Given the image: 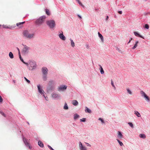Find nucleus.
Returning <instances> with one entry per match:
<instances>
[{"label": "nucleus", "mask_w": 150, "mask_h": 150, "mask_svg": "<svg viewBox=\"0 0 150 150\" xmlns=\"http://www.w3.org/2000/svg\"><path fill=\"white\" fill-rule=\"evenodd\" d=\"M134 34L135 36H138L139 37L144 39L143 37L141 35H140L138 33L134 32Z\"/></svg>", "instance_id": "19"}, {"label": "nucleus", "mask_w": 150, "mask_h": 150, "mask_svg": "<svg viewBox=\"0 0 150 150\" xmlns=\"http://www.w3.org/2000/svg\"><path fill=\"white\" fill-rule=\"evenodd\" d=\"M98 120H100L102 123H105V122H104V121L102 119H101V118H99L98 119Z\"/></svg>", "instance_id": "36"}, {"label": "nucleus", "mask_w": 150, "mask_h": 150, "mask_svg": "<svg viewBox=\"0 0 150 150\" xmlns=\"http://www.w3.org/2000/svg\"><path fill=\"white\" fill-rule=\"evenodd\" d=\"M24 79H25V80L28 83H30V81L28 80L25 77H24Z\"/></svg>", "instance_id": "43"}, {"label": "nucleus", "mask_w": 150, "mask_h": 150, "mask_svg": "<svg viewBox=\"0 0 150 150\" xmlns=\"http://www.w3.org/2000/svg\"><path fill=\"white\" fill-rule=\"evenodd\" d=\"M30 67H29V69L30 70H32L35 69L36 67V64L34 62H31L30 63Z\"/></svg>", "instance_id": "4"}, {"label": "nucleus", "mask_w": 150, "mask_h": 150, "mask_svg": "<svg viewBox=\"0 0 150 150\" xmlns=\"http://www.w3.org/2000/svg\"><path fill=\"white\" fill-rule=\"evenodd\" d=\"M45 10L46 14L48 16L50 15V13L49 10L47 9H45Z\"/></svg>", "instance_id": "21"}, {"label": "nucleus", "mask_w": 150, "mask_h": 150, "mask_svg": "<svg viewBox=\"0 0 150 150\" xmlns=\"http://www.w3.org/2000/svg\"><path fill=\"white\" fill-rule=\"evenodd\" d=\"M59 33L58 35L59 38L61 40H66V38L63 35V32L62 31H59Z\"/></svg>", "instance_id": "5"}, {"label": "nucleus", "mask_w": 150, "mask_h": 150, "mask_svg": "<svg viewBox=\"0 0 150 150\" xmlns=\"http://www.w3.org/2000/svg\"><path fill=\"white\" fill-rule=\"evenodd\" d=\"M99 66H100V71L101 73L102 74H104V71L102 67H101V66L100 65H99Z\"/></svg>", "instance_id": "24"}, {"label": "nucleus", "mask_w": 150, "mask_h": 150, "mask_svg": "<svg viewBox=\"0 0 150 150\" xmlns=\"http://www.w3.org/2000/svg\"><path fill=\"white\" fill-rule=\"evenodd\" d=\"M118 13L120 14H121L122 13V11H118Z\"/></svg>", "instance_id": "48"}, {"label": "nucleus", "mask_w": 150, "mask_h": 150, "mask_svg": "<svg viewBox=\"0 0 150 150\" xmlns=\"http://www.w3.org/2000/svg\"><path fill=\"white\" fill-rule=\"evenodd\" d=\"M29 48L26 45H24V47L23 49L22 52L23 53H25L28 52Z\"/></svg>", "instance_id": "7"}, {"label": "nucleus", "mask_w": 150, "mask_h": 150, "mask_svg": "<svg viewBox=\"0 0 150 150\" xmlns=\"http://www.w3.org/2000/svg\"><path fill=\"white\" fill-rule=\"evenodd\" d=\"M132 40V38H131L130 39L129 41L131 42V41Z\"/></svg>", "instance_id": "55"}, {"label": "nucleus", "mask_w": 150, "mask_h": 150, "mask_svg": "<svg viewBox=\"0 0 150 150\" xmlns=\"http://www.w3.org/2000/svg\"><path fill=\"white\" fill-rule=\"evenodd\" d=\"M48 146L51 150H54L50 146L48 145Z\"/></svg>", "instance_id": "44"}, {"label": "nucleus", "mask_w": 150, "mask_h": 150, "mask_svg": "<svg viewBox=\"0 0 150 150\" xmlns=\"http://www.w3.org/2000/svg\"><path fill=\"white\" fill-rule=\"evenodd\" d=\"M139 137L141 138L145 139L146 138V136L145 134H139Z\"/></svg>", "instance_id": "23"}, {"label": "nucleus", "mask_w": 150, "mask_h": 150, "mask_svg": "<svg viewBox=\"0 0 150 150\" xmlns=\"http://www.w3.org/2000/svg\"><path fill=\"white\" fill-rule=\"evenodd\" d=\"M99 37L100 38L101 40L103 42V38L102 35L99 32L98 33Z\"/></svg>", "instance_id": "20"}, {"label": "nucleus", "mask_w": 150, "mask_h": 150, "mask_svg": "<svg viewBox=\"0 0 150 150\" xmlns=\"http://www.w3.org/2000/svg\"><path fill=\"white\" fill-rule=\"evenodd\" d=\"M79 146L80 150H86V147L85 146H83L81 142H79Z\"/></svg>", "instance_id": "9"}, {"label": "nucleus", "mask_w": 150, "mask_h": 150, "mask_svg": "<svg viewBox=\"0 0 150 150\" xmlns=\"http://www.w3.org/2000/svg\"><path fill=\"white\" fill-rule=\"evenodd\" d=\"M134 114L138 117H141L140 114L137 111H134Z\"/></svg>", "instance_id": "22"}, {"label": "nucleus", "mask_w": 150, "mask_h": 150, "mask_svg": "<svg viewBox=\"0 0 150 150\" xmlns=\"http://www.w3.org/2000/svg\"><path fill=\"white\" fill-rule=\"evenodd\" d=\"M38 89V91L41 94H42L43 95L44 94V91L42 90V89L40 88V85H38L37 86Z\"/></svg>", "instance_id": "12"}, {"label": "nucleus", "mask_w": 150, "mask_h": 150, "mask_svg": "<svg viewBox=\"0 0 150 150\" xmlns=\"http://www.w3.org/2000/svg\"><path fill=\"white\" fill-rule=\"evenodd\" d=\"M108 18V17L107 16L106 18V19L107 20Z\"/></svg>", "instance_id": "54"}, {"label": "nucleus", "mask_w": 150, "mask_h": 150, "mask_svg": "<svg viewBox=\"0 0 150 150\" xmlns=\"http://www.w3.org/2000/svg\"><path fill=\"white\" fill-rule=\"evenodd\" d=\"M19 58L20 59V60H21V61L23 62V61H24L23 59L21 57V54H20V52H19Z\"/></svg>", "instance_id": "33"}, {"label": "nucleus", "mask_w": 150, "mask_h": 150, "mask_svg": "<svg viewBox=\"0 0 150 150\" xmlns=\"http://www.w3.org/2000/svg\"><path fill=\"white\" fill-rule=\"evenodd\" d=\"M23 35L24 37L29 39L33 38L34 36V34H30L28 31L26 30L23 32Z\"/></svg>", "instance_id": "2"}, {"label": "nucleus", "mask_w": 150, "mask_h": 150, "mask_svg": "<svg viewBox=\"0 0 150 150\" xmlns=\"http://www.w3.org/2000/svg\"><path fill=\"white\" fill-rule=\"evenodd\" d=\"M42 71L43 75L47 74L48 69L45 67H43L42 69Z\"/></svg>", "instance_id": "8"}, {"label": "nucleus", "mask_w": 150, "mask_h": 150, "mask_svg": "<svg viewBox=\"0 0 150 150\" xmlns=\"http://www.w3.org/2000/svg\"><path fill=\"white\" fill-rule=\"evenodd\" d=\"M1 25H0V28H1Z\"/></svg>", "instance_id": "57"}, {"label": "nucleus", "mask_w": 150, "mask_h": 150, "mask_svg": "<svg viewBox=\"0 0 150 150\" xmlns=\"http://www.w3.org/2000/svg\"><path fill=\"white\" fill-rule=\"evenodd\" d=\"M76 0L78 2V3L81 6H82L83 7H84L83 5L82 4V3L80 2V1L79 0Z\"/></svg>", "instance_id": "31"}, {"label": "nucleus", "mask_w": 150, "mask_h": 150, "mask_svg": "<svg viewBox=\"0 0 150 150\" xmlns=\"http://www.w3.org/2000/svg\"><path fill=\"white\" fill-rule=\"evenodd\" d=\"M130 41L129 40V42L128 43V44L129 43H130Z\"/></svg>", "instance_id": "56"}, {"label": "nucleus", "mask_w": 150, "mask_h": 150, "mask_svg": "<svg viewBox=\"0 0 150 150\" xmlns=\"http://www.w3.org/2000/svg\"><path fill=\"white\" fill-rule=\"evenodd\" d=\"M47 24L51 28H53L54 27L55 25V22L52 20L47 21Z\"/></svg>", "instance_id": "3"}, {"label": "nucleus", "mask_w": 150, "mask_h": 150, "mask_svg": "<svg viewBox=\"0 0 150 150\" xmlns=\"http://www.w3.org/2000/svg\"><path fill=\"white\" fill-rule=\"evenodd\" d=\"M78 16L80 18H81V17L80 16H79V15H78Z\"/></svg>", "instance_id": "52"}, {"label": "nucleus", "mask_w": 150, "mask_h": 150, "mask_svg": "<svg viewBox=\"0 0 150 150\" xmlns=\"http://www.w3.org/2000/svg\"><path fill=\"white\" fill-rule=\"evenodd\" d=\"M46 18V17L45 16H43L40 17L36 20V24L37 25H40L42 24L45 21Z\"/></svg>", "instance_id": "1"}, {"label": "nucleus", "mask_w": 150, "mask_h": 150, "mask_svg": "<svg viewBox=\"0 0 150 150\" xmlns=\"http://www.w3.org/2000/svg\"><path fill=\"white\" fill-rule=\"evenodd\" d=\"M64 108L65 110H67L68 109V107L67 104L66 103H65L64 105Z\"/></svg>", "instance_id": "29"}, {"label": "nucleus", "mask_w": 150, "mask_h": 150, "mask_svg": "<svg viewBox=\"0 0 150 150\" xmlns=\"http://www.w3.org/2000/svg\"><path fill=\"white\" fill-rule=\"evenodd\" d=\"M81 121L83 122H84L86 121V119L85 118H83L82 119L80 120Z\"/></svg>", "instance_id": "42"}, {"label": "nucleus", "mask_w": 150, "mask_h": 150, "mask_svg": "<svg viewBox=\"0 0 150 150\" xmlns=\"http://www.w3.org/2000/svg\"><path fill=\"white\" fill-rule=\"evenodd\" d=\"M23 141L24 143L25 144V145L28 147L29 149H31L32 147L30 145V144L27 141V139L25 138H23Z\"/></svg>", "instance_id": "6"}, {"label": "nucleus", "mask_w": 150, "mask_h": 150, "mask_svg": "<svg viewBox=\"0 0 150 150\" xmlns=\"http://www.w3.org/2000/svg\"><path fill=\"white\" fill-rule=\"evenodd\" d=\"M23 63H24V64H26L27 66H28V64L27 63H26V62H25L24 61H23Z\"/></svg>", "instance_id": "46"}, {"label": "nucleus", "mask_w": 150, "mask_h": 150, "mask_svg": "<svg viewBox=\"0 0 150 150\" xmlns=\"http://www.w3.org/2000/svg\"><path fill=\"white\" fill-rule=\"evenodd\" d=\"M79 117V116L77 114H75L74 115V118L75 119L78 118Z\"/></svg>", "instance_id": "34"}, {"label": "nucleus", "mask_w": 150, "mask_h": 150, "mask_svg": "<svg viewBox=\"0 0 150 150\" xmlns=\"http://www.w3.org/2000/svg\"><path fill=\"white\" fill-rule=\"evenodd\" d=\"M2 27L3 28H9V29H13L14 28V26L13 27L12 26H11L10 27V26H7L6 25H3Z\"/></svg>", "instance_id": "13"}, {"label": "nucleus", "mask_w": 150, "mask_h": 150, "mask_svg": "<svg viewBox=\"0 0 150 150\" xmlns=\"http://www.w3.org/2000/svg\"><path fill=\"white\" fill-rule=\"evenodd\" d=\"M72 103L73 105L75 106L77 105L78 104V101L75 100H73Z\"/></svg>", "instance_id": "15"}, {"label": "nucleus", "mask_w": 150, "mask_h": 150, "mask_svg": "<svg viewBox=\"0 0 150 150\" xmlns=\"http://www.w3.org/2000/svg\"><path fill=\"white\" fill-rule=\"evenodd\" d=\"M2 101L3 99L1 96H0V103H2Z\"/></svg>", "instance_id": "45"}, {"label": "nucleus", "mask_w": 150, "mask_h": 150, "mask_svg": "<svg viewBox=\"0 0 150 150\" xmlns=\"http://www.w3.org/2000/svg\"><path fill=\"white\" fill-rule=\"evenodd\" d=\"M117 50H118L119 52H121V50H120V49L119 48H118V47H117Z\"/></svg>", "instance_id": "47"}, {"label": "nucleus", "mask_w": 150, "mask_h": 150, "mask_svg": "<svg viewBox=\"0 0 150 150\" xmlns=\"http://www.w3.org/2000/svg\"><path fill=\"white\" fill-rule=\"evenodd\" d=\"M49 90H50V89L48 88L47 91H48Z\"/></svg>", "instance_id": "58"}, {"label": "nucleus", "mask_w": 150, "mask_h": 150, "mask_svg": "<svg viewBox=\"0 0 150 150\" xmlns=\"http://www.w3.org/2000/svg\"><path fill=\"white\" fill-rule=\"evenodd\" d=\"M0 113H1V115H3V116H4L5 117H6V115L4 113V112H2V111H1L0 112Z\"/></svg>", "instance_id": "39"}, {"label": "nucleus", "mask_w": 150, "mask_h": 150, "mask_svg": "<svg viewBox=\"0 0 150 150\" xmlns=\"http://www.w3.org/2000/svg\"><path fill=\"white\" fill-rule=\"evenodd\" d=\"M85 111L86 112H88L90 113L91 112V110L88 108L87 107H85Z\"/></svg>", "instance_id": "16"}, {"label": "nucleus", "mask_w": 150, "mask_h": 150, "mask_svg": "<svg viewBox=\"0 0 150 150\" xmlns=\"http://www.w3.org/2000/svg\"><path fill=\"white\" fill-rule=\"evenodd\" d=\"M52 97L54 98H56L58 96H59L58 94L55 93H52Z\"/></svg>", "instance_id": "18"}, {"label": "nucleus", "mask_w": 150, "mask_h": 150, "mask_svg": "<svg viewBox=\"0 0 150 150\" xmlns=\"http://www.w3.org/2000/svg\"><path fill=\"white\" fill-rule=\"evenodd\" d=\"M147 95L146 94V93L143 96H144V97H145Z\"/></svg>", "instance_id": "51"}, {"label": "nucleus", "mask_w": 150, "mask_h": 150, "mask_svg": "<svg viewBox=\"0 0 150 150\" xmlns=\"http://www.w3.org/2000/svg\"><path fill=\"white\" fill-rule=\"evenodd\" d=\"M117 140L118 142L119 143V144L120 146H122V145H123V144L122 143V142H120L119 140H118V139H117Z\"/></svg>", "instance_id": "30"}, {"label": "nucleus", "mask_w": 150, "mask_h": 150, "mask_svg": "<svg viewBox=\"0 0 150 150\" xmlns=\"http://www.w3.org/2000/svg\"><path fill=\"white\" fill-rule=\"evenodd\" d=\"M139 43V41H137L136 42V43L134 45V47L132 48V49H135V48H136V47H137V44L138 43Z\"/></svg>", "instance_id": "25"}, {"label": "nucleus", "mask_w": 150, "mask_h": 150, "mask_svg": "<svg viewBox=\"0 0 150 150\" xmlns=\"http://www.w3.org/2000/svg\"><path fill=\"white\" fill-rule=\"evenodd\" d=\"M118 135H117V137L118 138H121L123 137V135H122V134L121 133V132L120 131H118Z\"/></svg>", "instance_id": "14"}, {"label": "nucleus", "mask_w": 150, "mask_h": 150, "mask_svg": "<svg viewBox=\"0 0 150 150\" xmlns=\"http://www.w3.org/2000/svg\"><path fill=\"white\" fill-rule=\"evenodd\" d=\"M47 74L43 75V79L44 81H46L47 79Z\"/></svg>", "instance_id": "27"}, {"label": "nucleus", "mask_w": 150, "mask_h": 150, "mask_svg": "<svg viewBox=\"0 0 150 150\" xmlns=\"http://www.w3.org/2000/svg\"><path fill=\"white\" fill-rule=\"evenodd\" d=\"M67 87L65 86H62L59 87L58 91H64L67 89Z\"/></svg>", "instance_id": "10"}, {"label": "nucleus", "mask_w": 150, "mask_h": 150, "mask_svg": "<svg viewBox=\"0 0 150 150\" xmlns=\"http://www.w3.org/2000/svg\"><path fill=\"white\" fill-rule=\"evenodd\" d=\"M9 56L10 57L11 59H12L13 58V53L11 52H9Z\"/></svg>", "instance_id": "26"}, {"label": "nucleus", "mask_w": 150, "mask_h": 150, "mask_svg": "<svg viewBox=\"0 0 150 150\" xmlns=\"http://www.w3.org/2000/svg\"><path fill=\"white\" fill-rule=\"evenodd\" d=\"M111 85H112V86L114 88L115 90L116 89V87L115 86V85H114L112 80L111 81Z\"/></svg>", "instance_id": "35"}, {"label": "nucleus", "mask_w": 150, "mask_h": 150, "mask_svg": "<svg viewBox=\"0 0 150 150\" xmlns=\"http://www.w3.org/2000/svg\"><path fill=\"white\" fill-rule=\"evenodd\" d=\"M145 28L147 29H148L149 28V25L148 24H146L145 25Z\"/></svg>", "instance_id": "40"}, {"label": "nucleus", "mask_w": 150, "mask_h": 150, "mask_svg": "<svg viewBox=\"0 0 150 150\" xmlns=\"http://www.w3.org/2000/svg\"><path fill=\"white\" fill-rule=\"evenodd\" d=\"M17 49L18 51V54H19V52H20L19 49L18 48H17Z\"/></svg>", "instance_id": "53"}, {"label": "nucleus", "mask_w": 150, "mask_h": 150, "mask_svg": "<svg viewBox=\"0 0 150 150\" xmlns=\"http://www.w3.org/2000/svg\"><path fill=\"white\" fill-rule=\"evenodd\" d=\"M43 96H44V97L45 98V99L46 100H47V99H48V98L47 97H45V95L44 94H43Z\"/></svg>", "instance_id": "49"}, {"label": "nucleus", "mask_w": 150, "mask_h": 150, "mask_svg": "<svg viewBox=\"0 0 150 150\" xmlns=\"http://www.w3.org/2000/svg\"><path fill=\"white\" fill-rule=\"evenodd\" d=\"M128 124L131 127H132V128L133 127V124L132 123L129 122L128 123Z\"/></svg>", "instance_id": "37"}, {"label": "nucleus", "mask_w": 150, "mask_h": 150, "mask_svg": "<svg viewBox=\"0 0 150 150\" xmlns=\"http://www.w3.org/2000/svg\"><path fill=\"white\" fill-rule=\"evenodd\" d=\"M144 98L146 99V100H149V99L148 96H146L145 97H144Z\"/></svg>", "instance_id": "41"}, {"label": "nucleus", "mask_w": 150, "mask_h": 150, "mask_svg": "<svg viewBox=\"0 0 150 150\" xmlns=\"http://www.w3.org/2000/svg\"><path fill=\"white\" fill-rule=\"evenodd\" d=\"M86 144H87V146H91V145L90 144H88V143H86Z\"/></svg>", "instance_id": "50"}, {"label": "nucleus", "mask_w": 150, "mask_h": 150, "mask_svg": "<svg viewBox=\"0 0 150 150\" xmlns=\"http://www.w3.org/2000/svg\"><path fill=\"white\" fill-rule=\"evenodd\" d=\"M70 40L71 42V45L73 47H74L75 46L74 43L72 40L71 39Z\"/></svg>", "instance_id": "28"}, {"label": "nucleus", "mask_w": 150, "mask_h": 150, "mask_svg": "<svg viewBox=\"0 0 150 150\" xmlns=\"http://www.w3.org/2000/svg\"><path fill=\"white\" fill-rule=\"evenodd\" d=\"M25 23V22L18 23L16 24V26L19 28H22L23 26V25Z\"/></svg>", "instance_id": "11"}, {"label": "nucleus", "mask_w": 150, "mask_h": 150, "mask_svg": "<svg viewBox=\"0 0 150 150\" xmlns=\"http://www.w3.org/2000/svg\"><path fill=\"white\" fill-rule=\"evenodd\" d=\"M140 93L141 94V95H142V96H144V95L145 94V92H144L143 91H141L140 92Z\"/></svg>", "instance_id": "32"}, {"label": "nucleus", "mask_w": 150, "mask_h": 150, "mask_svg": "<svg viewBox=\"0 0 150 150\" xmlns=\"http://www.w3.org/2000/svg\"><path fill=\"white\" fill-rule=\"evenodd\" d=\"M127 91L128 92V93H129V94H132V92L129 89H127Z\"/></svg>", "instance_id": "38"}, {"label": "nucleus", "mask_w": 150, "mask_h": 150, "mask_svg": "<svg viewBox=\"0 0 150 150\" xmlns=\"http://www.w3.org/2000/svg\"><path fill=\"white\" fill-rule=\"evenodd\" d=\"M38 145L41 147H43L44 146V144L42 142L40 141H39L38 142Z\"/></svg>", "instance_id": "17"}]
</instances>
